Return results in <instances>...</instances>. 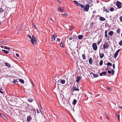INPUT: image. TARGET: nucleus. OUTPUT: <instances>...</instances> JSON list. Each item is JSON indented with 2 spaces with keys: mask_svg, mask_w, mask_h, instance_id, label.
I'll return each instance as SVG.
<instances>
[{
  "mask_svg": "<svg viewBox=\"0 0 122 122\" xmlns=\"http://www.w3.org/2000/svg\"><path fill=\"white\" fill-rule=\"evenodd\" d=\"M119 19L121 22H122V16H121L119 18Z\"/></svg>",
  "mask_w": 122,
  "mask_h": 122,
  "instance_id": "42",
  "label": "nucleus"
},
{
  "mask_svg": "<svg viewBox=\"0 0 122 122\" xmlns=\"http://www.w3.org/2000/svg\"><path fill=\"white\" fill-rule=\"evenodd\" d=\"M78 85H75L73 87V90L76 91H79V89L78 88Z\"/></svg>",
  "mask_w": 122,
  "mask_h": 122,
  "instance_id": "7",
  "label": "nucleus"
},
{
  "mask_svg": "<svg viewBox=\"0 0 122 122\" xmlns=\"http://www.w3.org/2000/svg\"><path fill=\"white\" fill-rule=\"evenodd\" d=\"M0 116L1 117H2L3 118L5 119L6 120L7 119V117H6L3 114H0Z\"/></svg>",
  "mask_w": 122,
  "mask_h": 122,
  "instance_id": "10",
  "label": "nucleus"
},
{
  "mask_svg": "<svg viewBox=\"0 0 122 122\" xmlns=\"http://www.w3.org/2000/svg\"><path fill=\"white\" fill-rule=\"evenodd\" d=\"M114 34V32L113 31H111L108 33V35L111 36Z\"/></svg>",
  "mask_w": 122,
  "mask_h": 122,
  "instance_id": "14",
  "label": "nucleus"
},
{
  "mask_svg": "<svg viewBox=\"0 0 122 122\" xmlns=\"http://www.w3.org/2000/svg\"><path fill=\"white\" fill-rule=\"evenodd\" d=\"M111 72L112 74V75H113L114 73V71L113 69H112L111 70Z\"/></svg>",
  "mask_w": 122,
  "mask_h": 122,
  "instance_id": "36",
  "label": "nucleus"
},
{
  "mask_svg": "<svg viewBox=\"0 0 122 122\" xmlns=\"http://www.w3.org/2000/svg\"><path fill=\"white\" fill-rule=\"evenodd\" d=\"M23 26L22 24V25H21V26L20 27V29H23Z\"/></svg>",
  "mask_w": 122,
  "mask_h": 122,
  "instance_id": "49",
  "label": "nucleus"
},
{
  "mask_svg": "<svg viewBox=\"0 0 122 122\" xmlns=\"http://www.w3.org/2000/svg\"><path fill=\"white\" fill-rule=\"evenodd\" d=\"M102 41L101 39H100L99 41L97 42V44L99 45L100 43Z\"/></svg>",
  "mask_w": 122,
  "mask_h": 122,
  "instance_id": "41",
  "label": "nucleus"
},
{
  "mask_svg": "<svg viewBox=\"0 0 122 122\" xmlns=\"http://www.w3.org/2000/svg\"><path fill=\"white\" fill-rule=\"evenodd\" d=\"M109 10L111 11H113L114 10V9L112 7H111L109 9Z\"/></svg>",
  "mask_w": 122,
  "mask_h": 122,
  "instance_id": "35",
  "label": "nucleus"
},
{
  "mask_svg": "<svg viewBox=\"0 0 122 122\" xmlns=\"http://www.w3.org/2000/svg\"><path fill=\"white\" fill-rule=\"evenodd\" d=\"M32 119V118L30 115L28 116L27 118V121L28 122H30V120Z\"/></svg>",
  "mask_w": 122,
  "mask_h": 122,
  "instance_id": "9",
  "label": "nucleus"
},
{
  "mask_svg": "<svg viewBox=\"0 0 122 122\" xmlns=\"http://www.w3.org/2000/svg\"><path fill=\"white\" fill-rule=\"evenodd\" d=\"M89 8V5H85V6H84V11H87L88 10Z\"/></svg>",
  "mask_w": 122,
  "mask_h": 122,
  "instance_id": "5",
  "label": "nucleus"
},
{
  "mask_svg": "<svg viewBox=\"0 0 122 122\" xmlns=\"http://www.w3.org/2000/svg\"><path fill=\"white\" fill-rule=\"evenodd\" d=\"M4 42V41H1L0 42V44H2Z\"/></svg>",
  "mask_w": 122,
  "mask_h": 122,
  "instance_id": "55",
  "label": "nucleus"
},
{
  "mask_svg": "<svg viewBox=\"0 0 122 122\" xmlns=\"http://www.w3.org/2000/svg\"><path fill=\"white\" fill-rule=\"evenodd\" d=\"M37 113H39V112L38 109L37 110Z\"/></svg>",
  "mask_w": 122,
  "mask_h": 122,
  "instance_id": "61",
  "label": "nucleus"
},
{
  "mask_svg": "<svg viewBox=\"0 0 122 122\" xmlns=\"http://www.w3.org/2000/svg\"><path fill=\"white\" fill-rule=\"evenodd\" d=\"M117 115V117L118 118V120H119V121H120V116H119V114Z\"/></svg>",
  "mask_w": 122,
  "mask_h": 122,
  "instance_id": "44",
  "label": "nucleus"
},
{
  "mask_svg": "<svg viewBox=\"0 0 122 122\" xmlns=\"http://www.w3.org/2000/svg\"><path fill=\"white\" fill-rule=\"evenodd\" d=\"M106 70H109V69L108 67H107V68H106Z\"/></svg>",
  "mask_w": 122,
  "mask_h": 122,
  "instance_id": "63",
  "label": "nucleus"
},
{
  "mask_svg": "<svg viewBox=\"0 0 122 122\" xmlns=\"http://www.w3.org/2000/svg\"><path fill=\"white\" fill-rule=\"evenodd\" d=\"M17 81V80H13V81H12V82H13V83L14 84L16 83Z\"/></svg>",
  "mask_w": 122,
  "mask_h": 122,
  "instance_id": "39",
  "label": "nucleus"
},
{
  "mask_svg": "<svg viewBox=\"0 0 122 122\" xmlns=\"http://www.w3.org/2000/svg\"><path fill=\"white\" fill-rule=\"evenodd\" d=\"M21 29H20V28L18 30L19 31H20V30H21Z\"/></svg>",
  "mask_w": 122,
  "mask_h": 122,
  "instance_id": "64",
  "label": "nucleus"
},
{
  "mask_svg": "<svg viewBox=\"0 0 122 122\" xmlns=\"http://www.w3.org/2000/svg\"><path fill=\"white\" fill-rule=\"evenodd\" d=\"M28 36L30 39H31L30 40V41L34 44H35L36 42V38L33 36H32V38H31V36L29 35Z\"/></svg>",
  "mask_w": 122,
  "mask_h": 122,
  "instance_id": "1",
  "label": "nucleus"
},
{
  "mask_svg": "<svg viewBox=\"0 0 122 122\" xmlns=\"http://www.w3.org/2000/svg\"><path fill=\"white\" fill-rule=\"evenodd\" d=\"M58 11L60 12L62 11H63V10L61 9V7H59L58 8Z\"/></svg>",
  "mask_w": 122,
  "mask_h": 122,
  "instance_id": "31",
  "label": "nucleus"
},
{
  "mask_svg": "<svg viewBox=\"0 0 122 122\" xmlns=\"http://www.w3.org/2000/svg\"><path fill=\"white\" fill-rule=\"evenodd\" d=\"M92 47L93 50L95 51L97 50V44L96 43H94L92 44Z\"/></svg>",
  "mask_w": 122,
  "mask_h": 122,
  "instance_id": "4",
  "label": "nucleus"
},
{
  "mask_svg": "<svg viewBox=\"0 0 122 122\" xmlns=\"http://www.w3.org/2000/svg\"><path fill=\"white\" fill-rule=\"evenodd\" d=\"M5 10H4V9H3L1 8H0V13L1 14V13L2 12H3L4 11H5Z\"/></svg>",
  "mask_w": 122,
  "mask_h": 122,
  "instance_id": "28",
  "label": "nucleus"
},
{
  "mask_svg": "<svg viewBox=\"0 0 122 122\" xmlns=\"http://www.w3.org/2000/svg\"><path fill=\"white\" fill-rule=\"evenodd\" d=\"M83 37V35H79L78 37V39L80 40Z\"/></svg>",
  "mask_w": 122,
  "mask_h": 122,
  "instance_id": "20",
  "label": "nucleus"
},
{
  "mask_svg": "<svg viewBox=\"0 0 122 122\" xmlns=\"http://www.w3.org/2000/svg\"><path fill=\"white\" fill-rule=\"evenodd\" d=\"M104 11L106 12H107L109 13V11L107 9H103Z\"/></svg>",
  "mask_w": 122,
  "mask_h": 122,
  "instance_id": "27",
  "label": "nucleus"
},
{
  "mask_svg": "<svg viewBox=\"0 0 122 122\" xmlns=\"http://www.w3.org/2000/svg\"><path fill=\"white\" fill-rule=\"evenodd\" d=\"M99 20L102 21H103L105 20V19L102 17H101L99 18Z\"/></svg>",
  "mask_w": 122,
  "mask_h": 122,
  "instance_id": "18",
  "label": "nucleus"
},
{
  "mask_svg": "<svg viewBox=\"0 0 122 122\" xmlns=\"http://www.w3.org/2000/svg\"><path fill=\"white\" fill-rule=\"evenodd\" d=\"M99 56L101 58H102L104 56V54L103 53H100Z\"/></svg>",
  "mask_w": 122,
  "mask_h": 122,
  "instance_id": "16",
  "label": "nucleus"
},
{
  "mask_svg": "<svg viewBox=\"0 0 122 122\" xmlns=\"http://www.w3.org/2000/svg\"><path fill=\"white\" fill-rule=\"evenodd\" d=\"M120 29H117V32L118 34H119L120 33Z\"/></svg>",
  "mask_w": 122,
  "mask_h": 122,
  "instance_id": "34",
  "label": "nucleus"
},
{
  "mask_svg": "<svg viewBox=\"0 0 122 122\" xmlns=\"http://www.w3.org/2000/svg\"><path fill=\"white\" fill-rule=\"evenodd\" d=\"M107 30H106L105 31V34H107Z\"/></svg>",
  "mask_w": 122,
  "mask_h": 122,
  "instance_id": "56",
  "label": "nucleus"
},
{
  "mask_svg": "<svg viewBox=\"0 0 122 122\" xmlns=\"http://www.w3.org/2000/svg\"><path fill=\"white\" fill-rule=\"evenodd\" d=\"M120 51V50L118 49L117 50V51H116L115 53L114 54V58L115 59H116L118 55L119 52Z\"/></svg>",
  "mask_w": 122,
  "mask_h": 122,
  "instance_id": "6",
  "label": "nucleus"
},
{
  "mask_svg": "<svg viewBox=\"0 0 122 122\" xmlns=\"http://www.w3.org/2000/svg\"><path fill=\"white\" fill-rule=\"evenodd\" d=\"M60 82L62 84H64L65 83V81L64 80H61L60 81Z\"/></svg>",
  "mask_w": 122,
  "mask_h": 122,
  "instance_id": "21",
  "label": "nucleus"
},
{
  "mask_svg": "<svg viewBox=\"0 0 122 122\" xmlns=\"http://www.w3.org/2000/svg\"><path fill=\"white\" fill-rule=\"evenodd\" d=\"M105 115L106 116L107 118H108V117L106 113H105Z\"/></svg>",
  "mask_w": 122,
  "mask_h": 122,
  "instance_id": "60",
  "label": "nucleus"
},
{
  "mask_svg": "<svg viewBox=\"0 0 122 122\" xmlns=\"http://www.w3.org/2000/svg\"><path fill=\"white\" fill-rule=\"evenodd\" d=\"M93 62V61L92 58H90L89 59V62L90 64H92Z\"/></svg>",
  "mask_w": 122,
  "mask_h": 122,
  "instance_id": "15",
  "label": "nucleus"
},
{
  "mask_svg": "<svg viewBox=\"0 0 122 122\" xmlns=\"http://www.w3.org/2000/svg\"><path fill=\"white\" fill-rule=\"evenodd\" d=\"M107 89L108 90H110V87H107Z\"/></svg>",
  "mask_w": 122,
  "mask_h": 122,
  "instance_id": "53",
  "label": "nucleus"
},
{
  "mask_svg": "<svg viewBox=\"0 0 122 122\" xmlns=\"http://www.w3.org/2000/svg\"><path fill=\"white\" fill-rule=\"evenodd\" d=\"M81 4L78 3V4H77L76 5L78 6H80V5H81Z\"/></svg>",
  "mask_w": 122,
  "mask_h": 122,
  "instance_id": "47",
  "label": "nucleus"
},
{
  "mask_svg": "<svg viewBox=\"0 0 122 122\" xmlns=\"http://www.w3.org/2000/svg\"><path fill=\"white\" fill-rule=\"evenodd\" d=\"M19 81L20 82L23 84L24 82V81L22 79H19Z\"/></svg>",
  "mask_w": 122,
  "mask_h": 122,
  "instance_id": "24",
  "label": "nucleus"
},
{
  "mask_svg": "<svg viewBox=\"0 0 122 122\" xmlns=\"http://www.w3.org/2000/svg\"><path fill=\"white\" fill-rule=\"evenodd\" d=\"M56 35L55 34L54 35H53L51 37V38L52 39L51 41H54L55 39V37H56Z\"/></svg>",
  "mask_w": 122,
  "mask_h": 122,
  "instance_id": "12",
  "label": "nucleus"
},
{
  "mask_svg": "<svg viewBox=\"0 0 122 122\" xmlns=\"http://www.w3.org/2000/svg\"><path fill=\"white\" fill-rule=\"evenodd\" d=\"M81 77L80 76H78L77 77V79L76 80V81L78 83L81 80Z\"/></svg>",
  "mask_w": 122,
  "mask_h": 122,
  "instance_id": "13",
  "label": "nucleus"
},
{
  "mask_svg": "<svg viewBox=\"0 0 122 122\" xmlns=\"http://www.w3.org/2000/svg\"><path fill=\"white\" fill-rule=\"evenodd\" d=\"M116 5L119 9L121 8L122 6V3L119 1H117L116 3Z\"/></svg>",
  "mask_w": 122,
  "mask_h": 122,
  "instance_id": "3",
  "label": "nucleus"
},
{
  "mask_svg": "<svg viewBox=\"0 0 122 122\" xmlns=\"http://www.w3.org/2000/svg\"><path fill=\"white\" fill-rule=\"evenodd\" d=\"M73 2L75 3H76V5H77V4H78V3L77 1H73Z\"/></svg>",
  "mask_w": 122,
  "mask_h": 122,
  "instance_id": "50",
  "label": "nucleus"
},
{
  "mask_svg": "<svg viewBox=\"0 0 122 122\" xmlns=\"http://www.w3.org/2000/svg\"><path fill=\"white\" fill-rule=\"evenodd\" d=\"M77 101L76 99H74L72 102V104L73 105H75L77 102Z\"/></svg>",
  "mask_w": 122,
  "mask_h": 122,
  "instance_id": "17",
  "label": "nucleus"
},
{
  "mask_svg": "<svg viewBox=\"0 0 122 122\" xmlns=\"http://www.w3.org/2000/svg\"><path fill=\"white\" fill-rule=\"evenodd\" d=\"M0 8L3 9H4V10H5L6 9V7L5 6L3 5L1 6Z\"/></svg>",
  "mask_w": 122,
  "mask_h": 122,
  "instance_id": "22",
  "label": "nucleus"
},
{
  "mask_svg": "<svg viewBox=\"0 0 122 122\" xmlns=\"http://www.w3.org/2000/svg\"><path fill=\"white\" fill-rule=\"evenodd\" d=\"M60 46L62 47H64L63 44V43H61L60 44Z\"/></svg>",
  "mask_w": 122,
  "mask_h": 122,
  "instance_id": "43",
  "label": "nucleus"
},
{
  "mask_svg": "<svg viewBox=\"0 0 122 122\" xmlns=\"http://www.w3.org/2000/svg\"><path fill=\"white\" fill-rule=\"evenodd\" d=\"M61 15L62 16H64L66 17L67 16V14L66 13H64V14H61Z\"/></svg>",
  "mask_w": 122,
  "mask_h": 122,
  "instance_id": "25",
  "label": "nucleus"
},
{
  "mask_svg": "<svg viewBox=\"0 0 122 122\" xmlns=\"http://www.w3.org/2000/svg\"><path fill=\"white\" fill-rule=\"evenodd\" d=\"M105 37H107V34H105Z\"/></svg>",
  "mask_w": 122,
  "mask_h": 122,
  "instance_id": "62",
  "label": "nucleus"
},
{
  "mask_svg": "<svg viewBox=\"0 0 122 122\" xmlns=\"http://www.w3.org/2000/svg\"><path fill=\"white\" fill-rule=\"evenodd\" d=\"M103 63V61L102 60L101 61L99 62V65L101 66H102V65Z\"/></svg>",
  "mask_w": 122,
  "mask_h": 122,
  "instance_id": "33",
  "label": "nucleus"
},
{
  "mask_svg": "<svg viewBox=\"0 0 122 122\" xmlns=\"http://www.w3.org/2000/svg\"><path fill=\"white\" fill-rule=\"evenodd\" d=\"M4 48L5 49L8 50H10V48L9 47H7V46H4Z\"/></svg>",
  "mask_w": 122,
  "mask_h": 122,
  "instance_id": "37",
  "label": "nucleus"
},
{
  "mask_svg": "<svg viewBox=\"0 0 122 122\" xmlns=\"http://www.w3.org/2000/svg\"><path fill=\"white\" fill-rule=\"evenodd\" d=\"M103 48L104 50L106 49H108L109 48V45L107 42H106L104 43L103 45Z\"/></svg>",
  "mask_w": 122,
  "mask_h": 122,
  "instance_id": "2",
  "label": "nucleus"
},
{
  "mask_svg": "<svg viewBox=\"0 0 122 122\" xmlns=\"http://www.w3.org/2000/svg\"><path fill=\"white\" fill-rule=\"evenodd\" d=\"M74 39V37L73 36H70L68 39L69 40H71Z\"/></svg>",
  "mask_w": 122,
  "mask_h": 122,
  "instance_id": "23",
  "label": "nucleus"
},
{
  "mask_svg": "<svg viewBox=\"0 0 122 122\" xmlns=\"http://www.w3.org/2000/svg\"><path fill=\"white\" fill-rule=\"evenodd\" d=\"M80 6L82 8H83L84 7V5H82V4H81V5H80Z\"/></svg>",
  "mask_w": 122,
  "mask_h": 122,
  "instance_id": "46",
  "label": "nucleus"
},
{
  "mask_svg": "<svg viewBox=\"0 0 122 122\" xmlns=\"http://www.w3.org/2000/svg\"><path fill=\"white\" fill-rule=\"evenodd\" d=\"M5 66H7L9 68L10 67V65L8 63L6 62L5 63Z\"/></svg>",
  "mask_w": 122,
  "mask_h": 122,
  "instance_id": "19",
  "label": "nucleus"
},
{
  "mask_svg": "<svg viewBox=\"0 0 122 122\" xmlns=\"http://www.w3.org/2000/svg\"><path fill=\"white\" fill-rule=\"evenodd\" d=\"M2 51L4 52L5 53L8 54V53H9V52L4 50H2Z\"/></svg>",
  "mask_w": 122,
  "mask_h": 122,
  "instance_id": "26",
  "label": "nucleus"
},
{
  "mask_svg": "<svg viewBox=\"0 0 122 122\" xmlns=\"http://www.w3.org/2000/svg\"><path fill=\"white\" fill-rule=\"evenodd\" d=\"M5 13H4L3 15H2V18H3V17H4L5 16Z\"/></svg>",
  "mask_w": 122,
  "mask_h": 122,
  "instance_id": "48",
  "label": "nucleus"
},
{
  "mask_svg": "<svg viewBox=\"0 0 122 122\" xmlns=\"http://www.w3.org/2000/svg\"><path fill=\"white\" fill-rule=\"evenodd\" d=\"M90 75H93V77H92V78H94V77H97L99 76V75H98L97 74H94L92 72H91V73H90Z\"/></svg>",
  "mask_w": 122,
  "mask_h": 122,
  "instance_id": "8",
  "label": "nucleus"
},
{
  "mask_svg": "<svg viewBox=\"0 0 122 122\" xmlns=\"http://www.w3.org/2000/svg\"><path fill=\"white\" fill-rule=\"evenodd\" d=\"M107 73V72L105 71L103 72L102 73H100V76H102L103 75L104 76L106 75Z\"/></svg>",
  "mask_w": 122,
  "mask_h": 122,
  "instance_id": "11",
  "label": "nucleus"
},
{
  "mask_svg": "<svg viewBox=\"0 0 122 122\" xmlns=\"http://www.w3.org/2000/svg\"><path fill=\"white\" fill-rule=\"evenodd\" d=\"M119 44L120 45H122V40H121L119 42Z\"/></svg>",
  "mask_w": 122,
  "mask_h": 122,
  "instance_id": "38",
  "label": "nucleus"
},
{
  "mask_svg": "<svg viewBox=\"0 0 122 122\" xmlns=\"http://www.w3.org/2000/svg\"><path fill=\"white\" fill-rule=\"evenodd\" d=\"M50 20L52 22H54L52 18Z\"/></svg>",
  "mask_w": 122,
  "mask_h": 122,
  "instance_id": "58",
  "label": "nucleus"
},
{
  "mask_svg": "<svg viewBox=\"0 0 122 122\" xmlns=\"http://www.w3.org/2000/svg\"><path fill=\"white\" fill-rule=\"evenodd\" d=\"M115 64H113V66H113V68L114 69H115Z\"/></svg>",
  "mask_w": 122,
  "mask_h": 122,
  "instance_id": "51",
  "label": "nucleus"
},
{
  "mask_svg": "<svg viewBox=\"0 0 122 122\" xmlns=\"http://www.w3.org/2000/svg\"><path fill=\"white\" fill-rule=\"evenodd\" d=\"M2 90H3L1 89H0V93L2 94H4V92L3 91H2Z\"/></svg>",
  "mask_w": 122,
  "mask_h": 122,
  "instance_id": "40",
  "label": "nucleus"
},
{
  "mask_svg": "<svg viewBox=\"0 0 122 122\" xmlns=\"http://www.w3.org/2000/svg\"><path fill=\"white\" fill-rule=\"evenodd\" d=\"M93 22H92L91 23V24L90 26H92L93 25Z\"/></svg>",
  "mask_w": 122,
  "mask_h": 122,
  "instance_id": "54",
  "label": "nucleus"
},
{
  "mask_svg": "<svg viewBox=\"0 0 122 122\" xmlns=\"http://www.w3.org/2000/svg\"><path fill=\"white\" fill-rule=\"evenodd\" d=\"M107 72L109 74H111L112 73V72L111 71L108 70L107 71Z\"/></svg>",
  "mask_w": 122,
  "mask_h": 122,
  "instance_id": "45",
  "label": "nucleus"
},
{
  "mask_svg": "<svg viewBox=\"0 0 122 122\" xmlns=\"http://www.w3.org/2000/svg\"><path fill=\"white\" fill-rule=\"evenodd\" d=\"M82 58L84 60H85V59H86L85 55L84 54H83L82 55Z\"/></svg>",
  "mask_w": 122,
  "mask_h": 122,
  "instance_id": "29",
  "label": "nucleus"
},
{
  "mask_svg": "<svg viewBox=\"0 0 122 122\" xmlns=\"http://www.w3.org/2000/svg\"><path fill=\"white\" fill-rule=\"evenodd\" d=\"M33 26L34 27L35 29H36V26L35 25V24H34V25H33Z\"/></svg>",
  "mask_w": 122,
  "mask_h": 122,
  "instance_id": "52",
  "label": "nucleus"
},
{
  "mask_svg": "<svg viewBox=\"0 0 122 122\" xmlns=\"http://www.w3.org/2000/svg\"><path fill=\"white\" fill-rule=\"evenodd\" d=\"M33 101L32 99H28V101L30 102H32Z\"/></svg>",
  "mask_w": 122,
  "mask_h": 122,
  "instance_id": "32",
  "label": "nucleus"
},
{
  "mask_svg": "<svg viewBox=\"0 0 122 122\" xmlns=\"http://www.w3.org/2000/svg\"><path fill=\"white\" fill-rule=\"evenodd\" d=\"M107 65L108 66H112V64L111 63L109 62L107 63Z\"/></svg>",
  "mask_w": 122,
  "mask_h": 122,
  "instance_id": "30",
  "label": "nucleus"
},
{
  "mask_svg": "<svg viewBox=\"0 0 122 122\" xmlns=\"http://www.w3.org/2000/svg\"><path fill=\"white\" fill-rule=\"evenodd\" d=\"M16 56L17 57H19V55L18 53H16Z\"/></svg>",
  "mask_w": 122,
  "mask_h": 122,
  "instance_id": "57",
  "label": "nucleus"
},
{
  "mask_svg": "<svg viewBox=\"0 0 122 122\" xmlns=\"http://www.w3.org/2000/svg\"><path fill=\"white\" fill-rule=\"evenodd\" d=\"M57 40L58 42H59L60 41V40L59 38H58L57 39Z\"/></svg>",
  "mask_w": 122,
  "mask_h": 122,
  "instance_id": "59",
  "label": "nucleus"
}]
</instances>
